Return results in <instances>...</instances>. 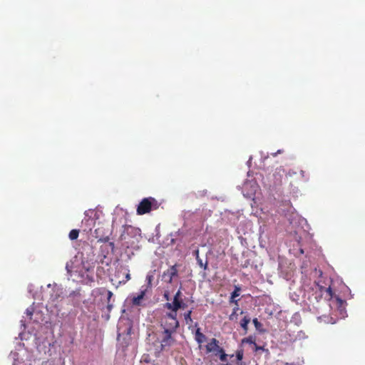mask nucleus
I'll list each match as a JSON object with an SVG mask.
<instances>
[{
	"mask_svg": "<svg viewBox=\"0 0 365 365\" xmlns=\"http://www.w3.org/2000/svg\"><path fill=\"white\" fill-rule=\"evenodd\" d=\"M160 326L163 327V331L168 330V331L176 332L177 329L179 327L177 314L171 311V312L165 314L162 317Z\"/></svg>",
	"mask_w": 365,
	"mask_h": 365,
	"instance_id": "f257e3e1",
	"label": "nucleus"
},
{
	"mask_svg": "<svg viewBox=\"0 0 365 365\" xmlns=\"http://www.w3.org/2000/svg\"><path fill=\"white\" fill-rule=\"evenodd\" d=\"M159 207L158 201L152 197L143 198L138 205L137 214L143 215L150 212L152 210H157Z\"/></svg>",
	"mask_w": 365,
	"mask_h": 365,
	"instance_id": "f03ea898",
	"label": "nucleus"
},
{
	"mask_svg": "<svg viewBox=\"0 0 365 365\" xmlns=\"http://www.w3.org/2000/svg\"><path fill=\"white\" fill-rule=\"evenodd\" d=\"M207 353H212L215 356H218L221 361H227V354L225 350L219 346V341L215 338H212L205 346Z\"/></svg>",
	"mask_w": 365,
	"mask_h": 365,
	"instance_id": "7ed1b4c3",
	"label": "nucleus"
},
{
	"mask_svg": "<svg viewBox=\"0 0 365 365\" xmlns=\"http://www.w3.org/2000/svg\"><path fill=\"white\" fill-rule=\"evenodd\" d=\"M175 332L168 331V330L163 331L160 334V346L157 349V352L160 353L163 350H167L173 346L176 340L173 336Z\"/></svg>",
	"mask_w": 365,
	"mask_h": 365,
	"instance_id": "20e7f679",
	"label": "nucleus"
},
{
	"mask_svg": "<svg viewBox=\"0 0 365 365\" xmlns=\"http://www.w3.org/2000/svg\"><path fill=\"white\" fill-rule=\"evenodd\" d=\"M63 290L59 288L53 289L52 293L50 294L48 304L55 307H58L60 299L62 297Z\"/></svg>",
	"mask_w": 365,
	"mask_h": 365,
	"instance_id": "39448f33",
	"label": "nucleus"
},
{
	"mask_svg": "<svg viewBox=\"0 0 365 365\" xmlns=\"http://www.w3.org/2000/svg\"><path fill=\"white\" fill-rule=\"evenodd\" d=\"M140 229L135 228L131 225H127L125 227L124 232L121 234L120 238L121 240H125V235H140Z\"/></svg>",
	"mask_w": 365,
	"mask_h": 365,
	"instance_id": "423d86ee",
	"label": "nucleus"
},
{
	"mask_svg": "<svg viewBox=\"0 0 365 365\" xmlns=\"http://www.w3.org/2000/svg\"><path fill=\"white\" fill-rule=\"evenodd\" d=\"M294 175H297V178L298 180H304L305 181H307L309 178L308 176L305 174V172L302 170H301L299 173L296 170H289L286 174V176L289 178H292Z\"/></svg>",
	"mask_w": 365,
	"mask_h": 365,
	"instance_id": "0eeeda50",
	"label": "nucleus"
},
{
	"mask_svg": "<svg viewBox=\"0 0 365 365\" xmlns=\"http://www.w3.org/2000/svg\"><path fill=\"white\" fill-rule=\"evenodd\" d=\"M178 269L177 265H173L171 266L166 272H164V276H168V282L169 283H171L173 281V279L178 275Z\"/></svg>",
	"mask_w": 365,
	"mask_h": 365,
	"instance_id": "6e6552de",
	"label": "nucleus"
},
{
	"mask_svg": "<svg viewBox=\"0 0 365 365\" xmlns=\"http://www.w3.org/2000/svg\"><path fill=\"white\" fill-rule=\"evenodd\" d=\"M179 306L177 307H173V305L170 304V302H167L165 304V307L167 308L169 310H171L172 312L177 314V312L180 309H185L187 307V304L183 302L182 299L181 301L178 302Z\"/></svg>",
	"mask_w": 365,
	"mask_h": 365,
	"instance_id": "1a4fd4ad",
	"label": "nucleus"
},
{
	"mask_svg": "<svg viewBox=\"0 0 365 365\" xmlns=\"http://www.w3.org/2000/svg\"><path fill=\"white\" fill-rule=\"evenodd\" d=\"M145 292L146 289H144L142 290L138 296H134L131 299L133 305L140 306L142 304V300L145 295Z\"/></svg>",
	"mask_w": 365,
	"mask_h": 365,
	"instance_id": "9d476101",
	"label": "nucleus"
},
{
	"mask_svg": "<svg viewBox=\"0 0 365 365\" xmlns=\"http://www.w3.org/2000/svg\"><path fill=\"white\" fill-rule=\"evenodd\" d=\"M240 290L241 288L239 286L235 287V290L231 294L230 303H235L237 306V300L235 298L240 296Z\"/></svg>",
	"mask_w": 365,
	"mask_h": 365,
	"instance_id": "9b49d317",
	"label": "nucleus"
},
{
	"mask_svg": "<svg viewBox=\"0 0 365 365\" xmlns=\"http://www.w3.org/2000/svg\"><path fill=\"white\" fill-rule=\"evenodd\" d=\"M195 340L200 344L206 340L205 335L200 331V328H198L195 331Z\"/></svg>",
	"mask_w": 365,
	"mask_h": 365,
	"instance_id": "f8f14e48",
	"label": "nucleus"
},
{
	"mask_svg": "<svg viewBox=\"0 0 365 365\" xmlns=\"http://www.w3.org/2000/svg\"><path fill=\"white\" fill-rule=\"evenodd\" d=\"M182 292L180 289H179L175 294L173 302L170 304L173 305V307H177L179 306L178 302L181 301Z\"/></svg>",
	"mask_w": 365,
	"mask_h": 365,
	"instance_id": "ddd939ff",
	"label": "nucleus"
},
{
	"mask_svg": "<svg viewBox=\"0 0 365 365\" xmlns=\"http://www.w3.org/2000/svg\"><path fill=\"white\" fill-rule=\"evenodd\" d=\"M321 292H322L323 294L325 293L326 294V297H328L329 299H331L333 297V292L331 290V288L330 287H320L319 288Z\"/></svg>",
	"mask_w": 365,
	"mask_h": 365,
	"instance_id": "4468645a",
	"label": "nucleus"
},
{
	"mask_svg": "<svg viewBox=\"0 0 365 365\" xmlns=\"http://www.w3.org/2000/svg\"><path fill=\"white\" fill-rule=\"evenodd\" d=\"M250 322V318L247 316L243 317V319L240 322L241 327L245 330V332L247 331L248 324Z\"/></svg>",
	"mask_w": 365,
	"mask_h": 365,
	"instance_id": "2eb2a0df",
	"label": "nucleus"
},
{
	"mask_svg": "<svg viewBox=\"0 0 365 365\" xmlns=\"http://www.w3.org/2000/svg\"><path fill=\"white\" fill-rule=\"evenodd\" d=\"M78 235H79V230H76V229H73L70 231L68 237H69L70 240H74L78 237Z\"/></svg>",
	"mask_w": 365,
	"mask_h": 365,
	"instance_id": "dca6fc26",
	"label": "nucleus"
},
{
	"mask_svg": "<svg viewBox=\"0 0 365 365\" xmlns=\"http://www.w3.org/2000/svg\"><path fill=\"white\" fill-rule=\"evenodd\" d=\"M192 312V310L190 309V310L187 311V312H185L183 314L184 319L187 324H190L192 322V319L191 318Z\"/></svg>",
	"mask_w": 365,
	"mask_h": 365,
	"instance_id": "f3484780",
	"label": "nucleus"
},
{
	"mask_svg": "<svg viewBox=\"0 0 365 365\" xmlns=\"http://www.w3.org/2000/svg\"><path fill=\"white\" fill-rule=\"evenodd\" d=\"M196 260L198 264V265L203 268L205 270L207 269V262H205V263L202 262V260L200 258V257L196 256Z\"/></svg>",
	"mask_w": 365,
	"mask_h": 365,
	"instance_id": "a211bd4d",
	"label": "nucleus"
},
{
	"mask_svg": "<svg viewBox=\"0 0 365 365\" xmlns=\"http://www.w3.org/2000/svg\"><path fill=\"white\" fill-rule=\"evenodd\" d=\"M282 173H284V169L281 166L279 168H277L275 170V173L279 175V178L278 180H281V178H282Z\"/></svg>",
	"mask_w": 365,
	"mask_h": 365,
	"instance_id": "6ab92c4d",
	"label": "nucleus"
},
{
	"mask_svg": "<svg viewBox=\"0 0 365 365\" xmlns=\"http://www.w3.org/2000/svg\"><path fill=\"white\" fill-rule=\"evenodd\" d=\"M243 351L242 349L237 350L236 352V357L238 361H242L243 359Z\"/></svg>",
	"mask_w": 365,
	"mask_h": 365,
	"instance_id": "aec40b11",
	"label": "nucleus"
},
{
	"mask_svg": "<svg viewBox=\"0 0 365 365\" xmlns=\"http://www.w3.org/2000/svg\"><path fill=\"white\" fill-rule=\"evenodd\" d=\"M253 324L257 329H259V328L262 327V324L258 321L257 318H255L253 320Z\"/></svg>",
	"mask_w": 365,
	"mask_h": 365,
	"instance_id": "412c9836",
	"label": "nucleus"
},
{
	"mask_svg": "<svg viewBox=\"0 0 365 365\" xmlns=\"http://www.w3.org/2000/svg\"><path fill=\"white\" fill-rule=\"evenodd\" d=\"M81 297V294L79 292H76V291H73L71 293H70L68 297Z\"/></svg>",
	"mask_w": 365,
	"mask_h": 365,
	"instance_id": "4be33fe9",
	"label": "nucleus"
},
{
	"mask_svg": "<svg viewBox=\"0 0 365 365\" xmlns=\"http://www.w3.org/2000/svg\"><path fill=\"white\" fill-rule=\"evenodd\" d=\"M33 309L32 308H28L26 309V314L28 317H29L30 318H31L32 315H33Z\"/></svg>",
	"mask_w": 365,
	"mask_h": 365,
	"instance_id": "5701e85b",
	"label": "nucleus"
},
{
	"mask_svg": "<svg viewBox=\"0 0 365 365\" xmlns=\"http://www.w3.org/2000/svg\"><path fill=\"white\" fill-rule=\"evenodd\" d=\"M113 294L111 291H107V300H108V302H110V299L112 298Z\"/></svg>",
	"mask_w": 365,
	"mask_h": 365,
	"instance_id": "b1692460",
	"label": "nucleus"
},
{
	"mask_svg": "<svg viewBox=\"0 0 365 365\" xmlns=\"http://www.w3.org/2000/svg\"><path fill=\"white\" fill-rule=\"evenodd\" d=\"M237 309H238L237 307L233 309V312L230 315V317H229L230 320L234 319V317L236 314V312Z\"/></svg>",
	"mask_w": 365,
	"mask_h": 365,
	"instance_id": "393cba45",
	"label": "nucleus"
},
{
	"mask_svg": "<svg viewBox=\"0 0 365 365\" xmlns=\"http://www.w3.org/2000/svg\"><path fill=\"white\" fill-rule=\"evenodd\" d=\"M163 297L164 298L167 300V301H169L170 300V294L168 292H165V294H163Z\"/></svg>",
	"mask_w": 365,
	"mask_h": 365,
	"instance_id": "a878e982",
	"label": "nucleus"
},
{
	"mask_svg": "<svg viewBox=\"0 0 365 365\" xmlns=\"http://www.w3.org/2000/svg\"><path fill=\"white\" fill-rule=\"evenodd\" d=\"M130 279V274L129 273V270H128L126 274H125V282H127Z\"/></svg>",
	"mask_w": 365,
	"mask_h": 365,
	"instance_id": "bb28decb",
	"label": "nucleus"
},
{
	"mask_svg": "<svg viewBox=\"0 0 365 365\" xmlns=\"http://www.w3.org/2000/svg\"><path fill=\"white\" fill-rule=\"evenodd\" d=\"M254 344H255V350H256V351H258V350H263V349H264V348H263L262 346H257L255 343H254Z\"/></svg>",
	"mask_w": 365,
	"mask_h": 365,
	"instance_id": "cd10ccee",
	"label": "nucleus"
},
{
	"mask_svg": "<svg viewBox=\"0 0 365 365\" xmlns=\"http://www.w3.org/2000/svg\"><path fill=\"white\" fill-rule=\"evenodd\" d=\"M113 308V304H110V302H108V304H107V309L108 311H110Z\"/></svg>",
	"mask_w": 365,
	"mask_h": 365,
	"instance_id": "c85d7f7f",
	"label": "nucleus"
},
{
	"mask_svg": "<svg viewBox=\"0 0 365 365\" xmlns=\"http://www.w3.org/2000/svg\"><path fill=\"white\" fill-rule=\"evenodd\" d=\"M66 270L68 273H71V269H70V267H69V264L68 263L66 264Z\"/></svg>",
	"mask_w": 365,
	"mask_h": 365,
	"instance_id": "c756f323",
	"label": "nucleus"
},
{
	"mask_svg": "<svg viewBox=\"0 0 365 365\" xmlns=\"http://www.w3.org/2000/svg\"><path fill=\"white\" fill-rule=\"evenodd\" d=\"M109 240V237H106L103 239H100L99 241H101V242H108Z\"/></svg>",
	"mask_w": 365,
	"mask_h": 365,
	"instance_id": "7c9ffc66",
	"label": "nucleus"
},
{
	"mask_svg": "<svg viewBox=\"0 0 365 365\" xmlns=\"http://www.w3.org/2000/svg\"><path fill=\"white\" fill-rule=\"evenodd\" d=\"M282 152V151L281 150H277V153H274V154H273V155H274V156H276V155H277V154H278V153H281Z\"/></svg>",
	"mask_w": 365,
	"mask_h": 365,
	"instance_id": "2f4dec72",
	"label": "nucleus"
},
{
	"mask_svg": "<svg viewBox=\"0 0 365 365\" xmlns=\"http://www.w3.org/2000/svg\"><path fill=\"white\" fill-rule=\"evenodd\" d=\"M195 257L197 256L199 257V250H197L195 252Z\"/></svg>",
	"mask_w": 365,
	"mask_h": 365,
	"instance_id": "473e14b6",
	"label": "nucleus"
},
{
	"mask_svg": "<svg viewBox=\"0 0 365 365\" xmlns=\"http://www.w3.org/2000/svg\"><path fill=\"white\" fill-rule=\"evenodd\" d=\"M110 245L113 247H114V243L113 242H110Z\"/></svg>",
	"mask_w": 365,
	"mask_h": 365,
	"instance_id": "72a5a7b5",
	"label": "nucleus"
},
{
	"mask_svg": "<svg viewBox=\"0 0 365 365\" xmlns=\"http://www.w3.org/2000/svg\"><path fill=\"white\" fill-rule=\"evenodd\" d=\"M77 304H78V302H76V303H73V305H76Z\"/></svg>",
	"mask_w": 365,
	"mask_h": 365,
	"instance_id": "f704fd0d",
	"label": "nucleus"
},
{
	"mask_svg": "<svg viewBox=\"0 0 365 365\" xmlns=\"http://www.w3.org/2000/svg\"><path fill=\"white\" fill-rule=\"evenodd\" d=\"M237 365H242V363H237Z\"/></svg>",
	"mask_w": 365,
	"mask_h": 365,
	"instance_id": "c9c22d12",
	"label": "nucleus"
}]
</instances>
